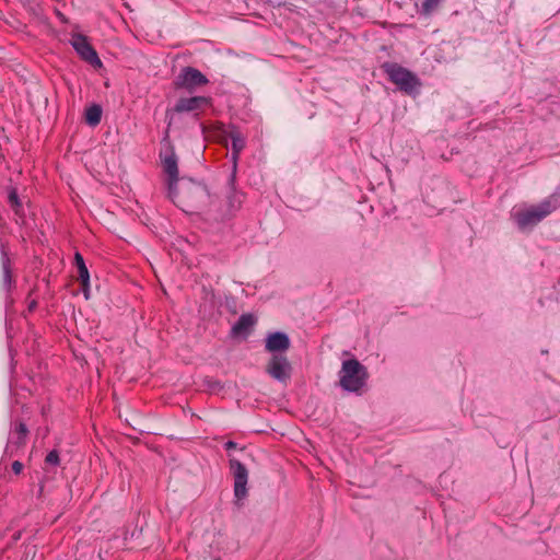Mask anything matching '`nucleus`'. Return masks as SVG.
Returning <instances> with one entry per match:
<instances>
[{
    "label": "nucleus",
    "instance_id": "1",
    "mask_svg": "<svg viewBox=\"0 0 560 560\" xmlns=\"http://www.w3.org/2000/svg\"><path fill=\"white\" fill-rule=\"evenodd\" d=\"M369 374L358 360H345L339 371V384L349 393L361 394L366 385Z\"/></svg>",
    "mask_w": 560,
    "mask_h": 560
},
{
    "label": "nucleus",
    "instance_id": "2",
    "mask_svg": "<svg viewBox=\"0 0 560 560\" xmlns=\"http://www.w3.org/2000/svg\"><path fill=\"white\" fill-rule=\"evenodd\" d=\"M557 208L552 199H546L537 206L514 208L512 217L520 229H528L536 225Z\"/></svg>",
    "mask_w": 560,
    "mask_h": 560
},
{
    "label": "nucleus",
    "instance_id": "3",
    "mask_svg": "<svg viewBox=\"0 0 560 560\" xmlns=\"http://www.w3.org/2000/svg\"><path fill=\"white\" fill-rule=\"evenodd\" d=\"M382 68L389 80L406 93H412L420 86L419 79L408 69L392 62H385Z\"/></svg>",
    "mask_w": 560,
    "mask_h": 560
},
{
    "label": "nucleus",
    "instance_id": "4",
    "mask_svg": "<svg viewBox=\"0 0 560 560\" xmlns=\"http://www.w3.org/2000/svg\"><path fill=\"white\" fill-rule=\"evenodd\" d=\"M183 196L178 200V203L185 211L192 208L197 201L203 199L207 196L206 188L197 183L188 182L183 185Z\"/></svg>",
    "mask_w": 560,
    "mask_h": 560
},
{
    "label": "nucleus",
    "instance_id": "5",
    "mask_svg": "<svg viewBox=\"0 0 560 560\" xmlns=\"http://www.w3.org/2000/svg\"><path fill=\"white\" fill-rule=\"evenodd\" d=\"M291 371L289 360L281 354H273L267 365L268 374L281 383H287L290 380Z\"/></svg>",
    "mask_w": 560,
    "mask_h": 560
},
{
    "label": "nucleus",
    "instance_id": "6",
    "mask_svg": "<svg viewBox=\"0 0 560 560\" xmlns=\"http://www.w3.org/2000/svg\"><path fill=\"white\" fill-rule=\"evenodd\" d=\"M71 45L80 57L91 63L93 67H102V61L98 58L94 48L90 45L86 37L80 34H75L71 37Z\"/></svg>",
    "mask_w": 560,
    "mask_h": 560
},
{
    "label": "nucleus",
    "instance_id": "7",
    "mask_svg": "<svg viewBox=\"0 0 560 560\" xmlns=\"http://www.w3.org/2000/svg\"><path fill=\"white\" fill-rule=\"evenodd\" d=\"M176 85L189 91L208 83V79L197 69L187 67L182 70L176 79Z\"/></svg>",
    "mask_w": 560,
    "mask_h": 560
},
{
    "label": "nucleus",
    "instance_id": "8",
    "mask_svg": "<svg viewBox=\"0 0 560 560\" xmlns=\"http://www.w3.org/2000/svg\"><path fill=\"white\" fill-rule=\"evenodd\" d=\"M231 469L234 475V493L237 500H242L247 494L248 472L243 464L237 460H231Z\"/></svg>",
    "mask_w": 560,
    "mask_h": 560
},
{
    "label": "nucleus",
    "instance_id": "9",
    "mask_svg": "<svg viewBox=\"0 0 560 560\" xmlns=\"http://www.w3.org/2000/svg\"><path fill=\"white\" fill-rule=\"evenodd\" d=\"M265 346L266 350L271 353L284 352L290 347V339L284 332H272L266 337Z\"/></svg>",
    "mask_w": 560,
    "mask_h": 560
},
{
    "label": "nucleus",
    "instance_id": "10",
    "mask_svg": "<svg viewBox=\"0 0 560 560\" xmlns=\"http://www.w3.org/2000/svg\"><path fill=\"white\" fill-rule=\"evenodd\" d=\"M229 137L231 138V141H232V162H233L232 180H234L236 168H237L238 155L242 152V150L245 148V138L235 128H232L229 130Z\"/></svg>",
    "mask_w": 560,
    "mask_h": 560
},
{
    "label": "nucleus",
    "instance_id": "11",
    "mask_svg": "<svg viewBox=\"0 0 560 560\" xmlns=\"http://www.w3.org/2000/svg\"><path fill=\"white\" fill-rule=\"evenodd\" d=\"M163 167L170 177V194H171V196L175 197L174 185L176 184L177 178H178V168H177V159L173 151H170L168 153H166L164 155Z\"/></svg>",
    "mask_w": 560,
    "mask_h": 560
},
{
    "label": "nucleus",
    "instance_id": "12",
    "mask_svg": "<svg viewBox=\"0 0 560 560\" xmlns=\"http://www.w3.org/2000/svg\"><path fill=\"white\" fill-rule=\"evenodd\" d=\"M207 104H208V98L203 97V96L180 98L176 103L174 110L177 113L195 112V110H198L201 107L206 106Z\"/></svg>",
    "mask_w": 560,
    "mask_h": 560
},
{
    "label": "nucleus",
    "instance_id": "13",
    "mask_svg": "<svg viewBox=\"0 0 560 560\" xmlns=\"http://www.w3.org/2000/svg\"><path fill=\"white\" fill-rule=\"evenodd\" d=\"M255 318L253 315H242L237 323L233 326V334L236 336L246 335L249 329L254 326Z\"/></svg>",
    "mask_w": 560,
    "mask_h": 560
},
{
    "label": "nucleus",
    "instance_id": "14",
    "mask_svg": "<svg viewBox=\"0 0 560 560\" xmlns=\"http://www.w3.org/2000/svg\"><path fill=\"white\" fill-rule=\"evenodd\" d=\"M75 262H77V267H78L79 279L83 285L85 298L88 299V287H89L90 276H89V270L85 266V262L79 253L75 254Z\"/></svg>",
    "mask_w": 560,
    "mask_h": 560
},
{
    "label": "nucleus",
    "instance_id": "15",
    "mask_svg": "<svg viewBox=\"0 0 560 560\" xmlns=\"http://www.w3.org/2000/svg\"><path fill=\"white\" fill-rule=\"evenodd\" d=\"M27 435V429L25 424L20 423L10 435L9 445L21 446L24 444Z\"/></svg>",
    "mask_w": 560,
    "mask_h": 560
},
{
    "label": "nucleus",
    "instance_id": "16",
    "mask_svg": "<svg viewBox=\"0 0 560 560\" xmlns=\"http://www.w3.org/2000/svg\"><path fill=\"white\" fill-rule=\"evenodd\" d=\"M102 118V108L98 105H91L85 110V120L90 126H96Z\"/></svg>",
    "mask_w": 560,
    "mask_h": 560
},
{
    "label": "nucleus",
    "instance_id": "17",
    "mask_svg": "<svg viewBox=\"0 0 560 560\" xmlns=\"http://www.w3.org/2000/svg\"><path fill=\"white\" fill-rule=\"evenodd\" d=\"M440 2H441V0H424L422 3V10L425 13H431L433 10H435L438 8Z\"/></svg>",
    "mask_w": 560,
    "mask_h": 560
},
{
    "label": "nucleus",
    "instance_id": "18",
    "mask_svg": "<svg viewBox=\"0 0 560 560\" xmlns=\"http://www.w3.org/2000/svg\"><path fill=\"white\" fill-rule=\"evenodd\" d=\"M46 462L49 464H57L59 462V455L57 452L52 451L46 456Z\"/></svg>",
    "mask_w": 560,
    "mask_h": 560
},
{
    "label": "nucleus",
    "instance_id": "19",
    "mask_svg": "<svg viewBox=\"0 0 560 560\" xmlns=\"http://www.w3.org/2000/svg\"><path fill=\"white\" fill-rule=\"evenodd\" d=\"M12 469L15 474H20L23 469V465L20 462H14L12 464Z\"/></svg>",
    "mask_w": 560,
    "mask_h": 560
},
{
    "label": "nucleus",
    "instance_id": "20",
    "mask_svg": "<svg viewBox=\"0 0 560 560\" xmlns=\"http://www.w3.org/2000/svg\"><path fill=\"white\" fill-rule=\"evenodd\" d=\"M9 198H10V201H11V203H12L13 206H18V196H16V194H15V192H11V194H10V196H9Z\"/></svg>",
    "mask_w": 560,
    "mask_h": 560
}]
</instances>
